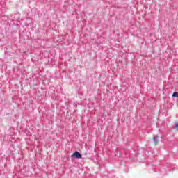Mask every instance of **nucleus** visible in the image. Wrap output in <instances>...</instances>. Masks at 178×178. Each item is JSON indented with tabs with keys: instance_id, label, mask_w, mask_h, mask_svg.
Returning <instances> with one entry per match:
<instances>
[{
	"instance_id": "f257e3e1",
	"label": "nucleus",
	"mask_w": 178,
	"mask_h": 178,
	"mask_svg": "<svg viewBox=\"0 0 178 178\" xmlns=\"http://www.w3.org/2000/svg\"><path fill=\"white\" fill-rule=\"evenodd\" d=\"M73 156H74V158H76L77 159H80L81 158H83V156H81V154H80V152L76 151L74 154Z\"/></svg>"
},
{
	"instance_id": "f03ea898",
	"label": "nucleus",
	"mask_w": 178,
	"mask_h": 178,
	"mask_svg": "<svg viewBox=\"0 0 178 178\" xmlns=\"http://www.w3.org/2000/svg\"><path fill=\"white\" fill-rule=\"evenodd\" d=\"M156 138H158V136H155L154 138H153V141L155 144H158V140H156Z\"/></svg>"
},
{
	"instance_id": "7ed1b4c3",
	"label": "nucleus",
	"mask_w": 178,
	"mask_h": 178,
	"mask_svg": "<svg viewBox=\"0 0 178 178\" xmlns=\"http://www.w3.org/2000/svg\"><path fill=\"white\" fill-rule=\"evenodd\" d=\"M172 97H175V98H177L178 97V92H173Z\"/></svg>"
},
{
	"instance_id": "20e7f679",
	"label": "nucleus",
	"mask_w": 178,
	"mask_h": 178,
	"mask_svg": "<svg viewBox=\"0 0 178 178\" xmlns=\"http://www.w3.org/2000/svg\"><path fill=\"white\" fill-rule=\"evenodd\" d=\"M175 129H177V127H178V122H177V123L175 124Z\"/></svg>"
}]
</instances>
